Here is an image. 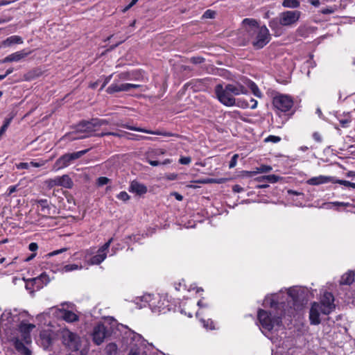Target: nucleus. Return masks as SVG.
I'll list each match as a JSON object with an SVG mask.
<instances>
[{"mask_svg": "<svg viewBox=\"0 0 355 355\" xmlns=\"http://www.w3.org/2000/svg\"><path fill=\"white\" fill-rule=\"evenodd\" d=\"M263 178H265V180L270 183H275L279 181L280 178L275 175H263Z\"/></svg>", "mask_w": 355, "mask_h": 355, "instance_id": "31", "label": "nucleus"}, {"mask_svg": "<svg viewBox=\"0 0 355 355\" xmlns=\"http://www.w3.org/2000/svg\"><path fill=\"white\" fill-rule=\"evenodd\" d=\"M123 127H125L130 130H135V131H137V132H145V133L155 135H162V136H164V137H171V136L173 135L171 132H161V131H152V130H149L147 129L137 128L135 126H130V125H123Z\"/></svg>", "mask_w": 355, "mask_h": 355, "instance_id": "18", "label": "nucleus"}, {"mask_svg": "<svg viewBox=\"0 0 355 355\" xmlns=\"http://www.w3.org/2000/svg\"><path fill=\"white\" fill-rule=\"evenodd\" d=\"M46 183L49 187L51 188L55 187L53 178L46 180Z\"/></svg>", "mask_w": 355, "mask_h": 355, "instance_id": "59", "label": "nucleus"}, {"mask_svg": "<svg viewBox=\"0 0 355 355\" xmlns=\"http://www.w3.org/2000/svg\"><path fill=\"white\" fill-rule=\"evenodd\" d=\"M300 14L298 10L283 12L279 14L278 19H274L270 21V26L272 29H275L278 24L284 26H291L299 20Z\"/></svg>", "mask_w": 355, "mask_h": 355, "instance_id": "6", "label": "nucleus"}, {"mask_svg": "<svg viewBox=\"0 0 355 355\" xmlns=\"http://www.w3.org/2000/svg\"><path fill=\"white\" fill-rule=\"evenodd\" d=\"M334 181V177L319 175L309 179L306 182L309 185H319L322 184H326L328 182H332Z\"/></svg>", "mask_w": 355, "mask_h": 355, "instance_id": "17", "label": "nucleus"}, {"mask_svg": "<svg viewBox=\"0 0 355 355\" xmlns=\"http://www.w3.org/2000/svg\"><path fill=\"white\" fill-rule=\"evenodd\" d=\"M28 249L32 252H35L38 249V245L36 243H31Z\"/></svg>", "mask_w": 355, "mask_h": 355, "instance_id": "51", "label": "nucleus"}, {"mask_svg": "<svg viewBox=\"0 0 355 355\" xmlns=\"http://www.w3.org/2000/svg\"><path fill=\"white\" fill-rule=\"evenodd\" d=\"M16 167L18 169H28L30 168V164L28 162H20L16 164Z\"/></svg>", "mask_w": 355, "mask_h": 355, "instance_id": "39", "label": "nucleus"}, {"mask_svg": "<svg viewBox=\"0 0 355 355\" xmlns=\"http://www.w3.org/2000/svg\"><path fill=\"white\" fill-rule=\"evenodd\" d=\"M242 26L245 32L244 40L247 42H251L255 49H262L270 42V35L268 29L266 26H259L255 19H244Z\"/></svg>", "mask_w": 355, "mask_h": 355, "instance_id": "2", "label": "nucleus"}, {"mask_svg": "<svg viewBox=\"0 0 355 355\" xmlns=\"http://www.w3.org/2000/svg\"><path fill=\"white\" fill-rule=\"evenodd\" d=\"M107 336V332L105 325L100 324L96 326L93 331V340L97 345L103 343Z\"/></svg>", "mask_w": 355, "mask_h": 355, "instance_id": "12", "label": "nucleus"}, {"mask_svg": "<svg viewBox=\"0 0 355 355\" xmlns=\"http://www.w3.org/2000/svg\"><path fill=\"white\" fill-rule=\"evenodd\" d=\"M12 71H13V69L10 68V69H7L6 72L4 74H3L2 76H5V78H6L7 76L10 74Z\"/></svg>", "mask_w": 355, "mask_h": 355, "instance_id": "62", "label": "nucleus"}, {"mask_svg": "<svg viewBox=\"0 0 355 355\" xmlns=\"http://www.w3.org/2000/svg\"><path fill=\"white\" fill-rule=\"evenodd\" d=\"M282 6L285 8H296L300 6V2L297 0H284Z\"/></svg>", "mask_w": 355, "mask_h": 355, "instance_id": "27", "label": "nucleus"}, {"mask_svg": "<svg viewBox=\"0 0 355 355\" xmlns=\"http://www.w3.org/2000/svg\"><path fill=\"white\" fill-rule=\"evenodd\" d=\"M83 268L82 265L78 264H68L62 268V271L65 272H71L76 270H81Z\"/></svg>", "mask_w": 355, "mask_h": 355, "instance_id": "29", "label": "nucleus"}, {"mask_svg": "<svg viewBox=\"0 0 355 355\" xmlns=\"http://www.w3.org/2000/svg\"><path fill=\"white\" fill-rule=\"evenodd\" d=\"M60 178V187H63L67 189H70L73 187V181L68 175H63L59 176Z\"/></svg>", "mask_w": 355, "mask_h": 355, "instance_id": "25", "label": "nucleus"}, {"mask_svg": "<svg viewBox=\"0 0 355 355\" xmlns=\"http://www.w3.org/2000/svg\"><path fill=\"white\" fill-rule=\"evenodd\" d=\"M215 15H216V12L214 11L211 10H207L204 12L202 17L205 19H212V18H214Z\"/></svg>", "mask_w": 355, "mask_h": 355, "instance_id": "34", "label": "nucleus"}, {"mask_svg": "<svg viewBox=\"0 0 355 355\" xmlns=\"http://www.w3.org/2000/svg\"><path fill=\"white\" fill-rule=\"evenodd\" d=\"M17 189V185L10 186L8 189V196H10L12 193L15 192Z\"/></svg>", "mask_w": 355, "mask_h": 355, "instance_id": "53", "label": "nucleus"}, {"mask_svg": "<svg viewBox=\"0 0 355 355\" xmlns=\"http://www.w3.org/2000/svg\"><path fill=\"white\" fill-rule=\"evenodd\" d=\"M108 94H113L119 92H127L126 83H119L114 82L106 89Z\"/></svg>", "mask_w": 355, "mask_h": 355, "instance_id": "20", "label": "nucleus"}, {"mask_svg": "<svg viewBox=\"0 0 355 355\" xmlns=\"http://www.w3.org/2000/svg\"><path fill=\"white\" fill-rule=\"evenodd\" d=\"M248 85L250 88L252 92L255 96L258 98L261 97L262 94L259 89L258 88L257 85L254 82L250 80L248 83Z\"/></svg>", "mask_w": 355, "mask_h": 355, "instance_id": "26", "label": "nucleus"}, {"mask_svg": "<svg viewBox=\"0 0 355 355\" xmlns=\"http://www.w3.org/2000/svg\"><path fill=\"white\" fill-rule=\"evenodd\" d=\"M225 86L227 87V91H230L234 96L248 93L247 88L241 83L227 84Z\"/></svg>", "mask_w": 355, "mask_h": 355, "instance_id": "15", "label": "nucleus"}, {"mask_svg": "<svg viewBox=\"0 0 355 355\" xmlns=\"http://www.w3.org/2000/svg\"><path fill=\"white\" fill-rule=\"evenodd\" d=\"M238 157H239V155L237 154H235L232 156V157L230 162V164H229V167L230 168H234L236 165Z\"/></svg>", "mask_w": 355, "mask_h": 355, "instance_id": "37", "label": "nucleus"}, {"mask_svg": "<svg viewBox=\"0 0 355 355\" xmlns=\"http://www.w3.org/2000/svg\"><path fill=\"white\" fill-rule=\"evenodd\" d=\"M354 282V272L349 270L345 273L340 279V285H350Z\"/></svg>", "mask_w": 355, "mask_h": 355, "instance_id": "22", "label": "nucleus"}, {"mask_svg": "<svg viewBox=\"0 0 355 355\" xmlns=\"http://www.w3.org/2000/svg\"><path fill=\"white\" fill-rule=\"evenodd\" d=\"M139 87H140L139 85L126 83L127 92L130 91L131 89H136V88H139Z\"/></svg>", "mask_w": 355, "mask_h": 355, "instance_id": "54", "label": "nucleus"}, {"mask_svg": "<svg viewBox=\"0 0 355 355\" xmlns=\"http://www.w3.org/2000/svg\"><path fill=\"white\" fill-rule=\"evenodd\" d=\"M201 322L203 324V327L207 329H213L214 328L213 322L210 320H208L207 321L201 320Z\"/></svg>", "mask_w": 355, "mask_h": 355, "instance_id": "35", "label": "nucleus"}, {"mask_svg": "<svg viewBox=\"0 0 355 355\" xmlns=\"http://www.w3.org/2000/svg\"><path fill=\"white\" fill-rule=\"evenodd\" d=\"M148 157V162L153 166H157L161 164V162L155 160H151Z\"/></svg>", "mask_w": 355, "mask_h": 355, "instance_id": "56", "label": "nucleus"}, {"mask_svg": "<svg viewBox=\"0 0 355 355\" xmlns=\"http://www.w3.org/2000/svg\"><path fill=\"white\" fill-rule=\"evenodd\" d=\"M112 76V75H110L105 78V80L101 87V89L110 81Z\"/></svg>", "mask_w": 355, "mask_h": 355, "instance_id": "60", "label": "nucleus"}, {"mask_svg": "<svg viewBox=\"0 0 355 355\" xmlns=\"http://www.w3.org/2000/svg\"><path fill=\"white\" fill-rule=\"evenodd\" d=\"M46 162L45 161H40V162H29L30 164V166H33V167H41L42 166H44Z\"/></svg>", "mask_w": 355, "mask_h": 355, "instance_id": "43", "label": "nucleus"}, {"mask_svg": "<svg viewBox=\"0 0 355 355\" xmlns=\"http://www.w3.org/2000/svg\"><path fill=\"white\" fill-rule=\"evenodd\" d=\"M37 204L39 206L41 207V209L43 212H44L45 214H49L50 208L49 207L47 200H46V199L39 200L37 201Z\"/></svg>", "mask_w": 355, "mask_h": 355, "instance_id": "28", "label": "nucleus"}, {"mask_svg": "<svg viewBox=\"0 0 355 355\" xmlns=\"http://www.w3.org/2000/svg\"><path fill=\"white\" fill-rule=\"evenodd\" d=\"M113 239H110L101 248H100L97 252V254L93 256L88 263L89 265H98L102 263L107 257V252L112 242Z\"/></svg>", "mask_w": 355, "mask_h": 355, "instance_id": "11", "label": "nucleus"}, {"mask_svg": "<svg viewBox=\"0 0 355 355\" xmlns=\"http://www.w3.org/2000/svg\"><path fill=\"white\" fill-rule=\"evenodd\" d=\"M62 342L64 345L73 351L79 349L80 345V337L69 329H63L61 332Z\"/></svg>", "mask_w": 355, "mask_h": 355, "instance_id": "9", "label": "nucleus"}, {"mask_svg": "<svg viewBox=\"0 0 355 355\" xmlns=\"http://www.w3.org/2000/svg\"><path fill=\"white\" fill-rule=\"evenodd\" d=\"M301 291V288L297 287H293L288 289V295L293 301L294 305L300 300V292Z\"/></svg>", "mask_w": 355, "mask_h": 355, "instance_id": "24", "label": "nucleus"}, {"mask_svg": "<svg viewBox=\"0 0 355 355\" xmlns=\"http://www.w3.org/2000/svg\"><path fill=\"white\" fill-rule=\"evenodd\" d=\"M272 168L270 166L268 165H261L259 166V171L262 173H268L272 171Z\"/></svg>", "mask_w": 355, "mask_h": 355, "instance_id": "41", "label": "nucleus"}, {"mask_svg": "<svg viewBox=\"0 0 355 355\" xmlns=\"http://www.w3.org/2000/svg\"><path fill=\"white\" fill-rule=\"evenodd\" d=\"M118 76H119V79H120V80H129L130 79L129 73H126V72L121 73L120 74H119Z\"/></svg>", "mask_w": 355, "mask_h": 355, "instance_id": "50", "label": "nucleus"}, {"mask_svg": "<svg viewBox=\"0 0 355 355\" xmlns=\"http://www.w3.org/2000/svg\"><path fill=\"white\" fill-rule=\"evenodd\" d=\"M31 53V51H26V49H24L22 51H17L15 53H13L7 57H6L3 60V62H18L21 60V59L26 58L29 54Z\"/></svg>", "mask_w": 355, "mask_h": 355, "instance_id": "16", "label": "nucleus"}, {"mask_svg": "<svg viewBox=\"0 0 355 355\" xmlns=\"http://www.w3.org/2000/svg\"><path fill=\"white\" fill-rule=\"evenodd\" d=\"M55 313L58 317L62 318L67 322H73L79 319V317L75 313L65 309H56Z\"/></svg>", "mask_w": 355, "mask_h": 355, "instance_id": "14", "label": "nucleus"}, {"mask_svg": "<svg viewBox=\"0 0 355 355\" xmlns=\"http://www.w3.org/2000/svg\"><path fill=\"white\" fill-rule=\"evenodd\" d=\"M144 298L148 302L149 306L153 312H160L164 309V302H162L159 295L152 299L150 295H147L144 296Z\"/></svg>", "mask_w": 355, "mask_h": 355, "instance_id": "13", "label": "nucleus"}, {"mask_svg": "<svg viewBox=\"0 0 355 355\" xmlns=\"http://www.w3.org/2000/svg\"><path fill=\"white\" fill-rule=\"evenodd\" d=\"M347 177H352V178H355V171H349V172L347 173Z\"/></svg>", "mask_w": 355, "mask_h": 355, "instance_id": "63", "label": "nucleus"}, {"mask_svg": "<svg viewBox=\"0 0 355 355\" xmlns=\"http://www.w3.org/2000/svg\"><path fill=\"white\" fill-rule=\"evenodd\" d=\"M311 4L315 6H318L320 5V1H319V0H313L311 1Z\"/></svg>", "mask_w": 355, "mask_h": 355, "instance_id": "64", "label": "nucleus"}, {"mask_svg": "<svg viewBox=\"0 0 355 355\" xmlns=\"http://www.w3.org/2000/svg\"><path fill=\"white\" fill-rule=\"evenodd\" d=\"M55 187L60 185V178L56 176L53 178Z\"/></svg>", "mask_w": 355, "mask_h": 355, "instance_id": "61", "label": "nucleus"}, {"mask_svg": "<svg viewBox=\"0 0 355 355\" xmlns=\"http://www.w3.org/2000/svg\"><path fill=\"white\" fill-rule=\"evenodd\" d=\"M336 9L333 8H327L322 10L321 12L324 15L331 14L335 12Z\"/></svg>", "mask_w": 355, "mask_h": 355, "instance_id": "47", "label": "nucleus"}, {"mask_svg": "<svg viewBox=\"0 0 355 355\" xmlns=\"http://www.w3.org/2000/svg\"><path fill=\"white\" fill-rule=\"evenodd\" d=\"M113 135L114 137H123L125 135L128 136V135H131L130 133H127V132H121V133H119V132H111V135Z\"/></svg>", "mask_w": 355, "mask_h": 355, "instance_id": "55", "label": "nucleus"}, {"mask_svg": "<svg viewBox=\"0 0 355 355\" xmlns=\"http://www.w3.org/2000/svg\"><path fill=\"white\" fill-rule=\"evenodd\" d=\"M67 250V248H61L60 250H55V251H53L50 253L48 254V256L49 257H52V256H55V255H57L58 254H60V253H62L64 252H66Z\"/></svg>", "mask_w": 355, "mask_h": 355, "instance_id": "44", "label": "nucleus"}, {"mask_svg": "<svg viewBox=\"0 0 355 355\" xmlns=\"http://www.w3.org/2000/svg\"><path fill=\"white\" fill-rule=\"evenodd\" d=\"M272 104L278 110L286 112L293 107V101L288 95L278 94L273 97Z\"/></svg>", "mask_w": 355, "mask_h": 355, "instance_id": "10", "label": "nucleus"}, {"mask_svg": "<svg viewBox=\"0 0 355 355\" xmlns=\"http://www.w3.org/2000/svg\"><path fill=\"white\" fill-rule=\"evenodd\" d=\"M166 153V150L162 148H157L155 150H153L148 153V157H152L153 156H159L162 155H164Z\"/></svg>", "mask_w": 355, "mask_h": 355, "instance_id": "30", "label": "nucleus"}, {"mask_svg": "<svg viewBox=\"0 0 355 355\" xmlns=\"http://www.w3.org/2000/svg\"><path fill=\"white\" fill-rule=\"evenodd\" d=\"M335 309L334 295L329 292H325L320 302L313 303L309 313L311 324H318L320 323V314L329 315Z\"/></svg>", "mask_w": 355, "mask_h": 355, "instance_id": "3", "label": "nucleus"}, {"mask_svg": "<svg viewBox=\"0 0 355 355\" xmlns=\"http://www.w3.org/2000/svg\"><path fill=\"white\" fill-rule=\"evenodd\" d=\"M277 295L275 294L272 295L271 297H266L263 303L266 306L269 304L270 306L274 309L275 310L279 309L281 307H282V303L277 302Z\"/></svg>", "mask_w": 355, "mask_h": 355, "instance_id": "21", "label": "nucleus"}, {"mask_svg": "<svg viewBox=\"0 0 355 355\" xmlns=\"http://www.w3.org/2000/svg\"><path fill=\"white\" fill-rule=\"evenodd\" d=\"M232 190L235 193H240L244 191L243 188L238 184L233 186Z\"/></svg>", "mask_w": 355, "mask_h": 355, "instance_id": "52", "label": "nucleus"}, {"mask_svg": "<svg viewBox=\"0 0 355 355\" xmlns=\"http://www.w3.org/2000/svg\"><path fill=\"white\" fill-rule=\"evenodd\" d=\"M214 92L218 100L224 105L232 107L236 105V98L230 91H227L226 86L223 87L221 84L216 85Z\"/></svg>", "mask_w": 355, "mask_h": 355, "instance_id": "8", "label": "nucleus"}, {"mask_svg": "<svg viewBox=\"0 0 355 355\" xmlns=\"http://www.w3.org/2000/svg\"><path fill=\"white\" fill-rule=\"evenodd\" d=\"M88 150V149H86L72 153H66L62 155L55 162L53 166L54 170L58 171L60 169L67 167L73 161L81 157L83 155L86 154Z\"/></svg>", "mask_w": 355, "mask_h": 355, "instance_id": "7", "label": "nucleus"}, {"mask_svg": "<svg viewBox=\"0 0 355 355\" xmlns=\"http://www.w3.org/2000/svg\"><path fill=\"white\" fill-rule=\"evenodd\" d=\"M191 162V159L190 157H182L179 159V162L181 164H184V165H187V164H190Z\"/></svg>", "mask_w": 355, "mask_h": 355, "instance_id": "40", "label": "nucleus"}, {"mask_svg": "<svg viewBox=\"0 0 355 355\" xmlns=\"http://www.w3.org/2000/svg\"><path fill=\"white\" fill-rule=\"evenodd\" d=\"M13 1H12V0H8V1L7 0H0V6L8 5Z\"/></svg>", "mask_w": 355, "mask_h": 355, "instance_id": "58", "label": "nucleus"}, {"mask_svg": "<svg viewBox=\"0 0 355 355\" xmlns=\"http://www.w3.org/2000/svg\"><path fill=\"white\" fill-rule=\"evenodd\" d=\"M108 122L105 119H93L89 121H82L76 127V132L69 135L72 140L81 139L89 137L93 132Z\"/></svg>", "mask_w": 355, "mask_h": 355, "instance_id": "4", "label": "nucleus"}, {"mask_svg": "<svg viewBox=\"0 0 355 355\" xmlns=\"http://www.w3.org/2000/svg\"><path fill=\"white\" fill-rule=\"evenodd\" d=\"M108 182L109 179L105 177H101L98 179V183L101 186L107 184Z\"/></svg>", "mask_w": 355, "mask_h": 355, "instance_id": "46", "label": "nucleus"}, {"mask_svg": "<svg viewBox=\"0 0 355 355\" xmlns=\"http://www.w3.org/2000/svg\"><path fill=\"white\" fill-rule=\"evenodd\" d=\"M313 139L317 142H321L322 141V137L320 135V133L315 132L313 134Z\"/></svg>", "mask_w": 355, "mask_h": 355, "instance_id": "48", "label": "nucleus"}, {"mask_svg": "<svg viewBox=\"0 0 355 355\" xmlns=\"http://www.w3.org/2000/svg\"><path fill=\"white\" fill-rule=\"evenodd\" d=\"M330 205H336V206H342V207H349L350 204L349 202H333L328 204V208L330 207Z\"/></svg>", "mask_w": 355, "mask_h": 355, "instance_id": "42", "label": "nucleus"}, {"mask_svg": "<svg viewBox=\"0 0 355 355\" xmlns=\"http://www.w3.org/2000/svg\"><path fill=\"white\" fill-rule=\"evenodd\" d=\"M332 183H338V184H342V185H344L345 187H350V182L347 181V180H336L334 178V181L332 182Z\"/></svg>", "mask_w": 355, "mask_h": 355, "instance_id": "38", "label": "nucleus"}, {"mask_svg": "<svg viewBox=\"0 0 355 355\" xmlns=\"http://www.w3.org/2000/svg\"><path fill=\"white\" fill-rule=\"evenodd\" d=\"M171 195L173 196L178 201H181L183 199L182 196L177 192H173Z\"/></svg>", "mask_w": 355, "mask_h": 355, "instance_id": "57", "label": "nucleus"}, {"mask_svg": "<svg viewBox=\"0 0 355 355\" xmlns=\"http://www.w3.org/2000/svg\"><path fill=\"white\" fill-rule=\"evenodd\" d=\"M258 320L263 329L271 331L282 324V313H272L259 309L258 311Z\"/></svg>", "mask_w": 355, "mask_h": 355, "instance_id": "5", "label": "nucleus"}, {"mask_svg": "<svg viewBox=\"0 0 355 355\" xmlns=\"http://www.w3.org/2000/svg\"><path fill=\"white\" fill-rule=\"evenodd\" d=\"M281 140V138L277 136L270 135L267 138L265 139V141L266 142H273L277 143Z\"/></svg>", "mask_w": 355, "mask_h": 355, "instance_id": "36", "label": "nucleus"}, {"mask_svg": "<svg viewBox=\"0 0 355 355\" xmlns=\"http://www.w3.org/2000/svg\"><path fill=\"white\" fill-rule=\"evenodd\" d=\"M25 313L4 312L0 318L1 329L7 334L8 339L13 343L16 350L22 355H31L26 345L32 343L31 332L35 325L21 321Z\"/></svg>", "mask_w": 355, "mask_h": 355, "instance_id": "1", "label": "nucleus"}, {"mask_svg": "<svg viewBox=\"0 0 355 355\" xmlns=\"http://www.w3.org/2000/svg\"><path fill=\"white\" fill-rule=\"evenodd\" d=\"M23 40L20 36L12 35L6 39L2 42V45L5 47L10 46L15 44H22Z\"/></svg>", "mask_w": 355, "mask_h": 355, "instance_id": "23", "label": "nucleus"}, {"mask_svg": "<svg viewBox=\"0 0 355 355\" xmlns=\"http://www.w3.org/2000/svg\"><path fill=\"white\" fill-rule=\"evenodd\" d=\"M350 123H351V120L348 118L340 120V123L343 128L348 127V125Z\"/></svg>", "mask_w": 355, "mask_h": 355, "instance_id": "45", "label": "nucleus"}, {"mask_svg": "<svg viewBox=\"0 0 355 355\" xmlns=\"http://www.w3.org/2000/svg\"><path fill=\"white\" fill-rule=\"evenodd\" d=\"M129 191L137 195H142L147 192L146 187L137 181H132L129 187Z\"/></svg>", "mask_w": 355, "mask_h": 355, "instance_id": "19", "label": "nucleus"}, {"mask_svg": "<svg viewBox=\"0 0 355 355\" xmlns=\"http://www.w3.org/2000/svg\"><path fill=\"white\" fill-rule=\"evenodd\" d=\"M236 106L241 107V108H248L250 107V103L248 101L245 100H241L239 99L238 101L236 100Z\"/></svg>", "mask_w": 355, "mask_h": 355, "instance_id": "32", "label": "nucleus"}, {"mask_svg": "<svg viewBox=\"0 0 355 355\" xmlns=\"http://www.w3.org/2000/svg\"><path fill=\"white\" fill-rule=\"evenodd\" d=\"M249 103L251 109H255L257 107V101L252 98H250Z\"/></svg>", "mask_w": 355, "mask_h": 355, "instance_id": "49", "label": "nucleus"}, {"mask_svg": "<svg viewBox=\"0 0 355 355\" xmlns=\"http://www.w3.org/2000/svg\"><path fill=\"white\" fill-rule=\"evenodd\" d=\"M116 198L122 201L125 202L129 200L130 196L125 191H121L116 196Z\"/></svg>", "mask_w": 355, "mask_h": 355, "instance_id": "33", "label": "nucleus"}]
</instances>
